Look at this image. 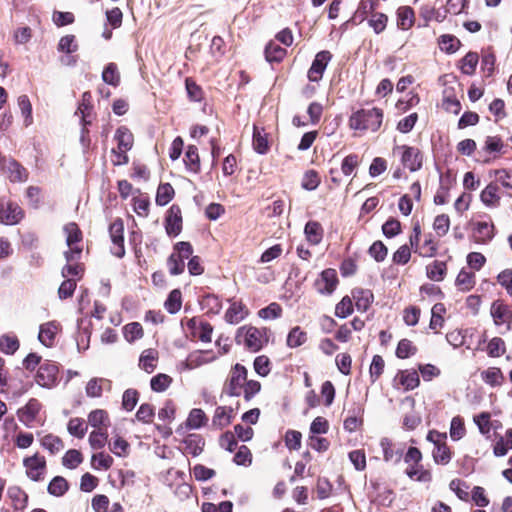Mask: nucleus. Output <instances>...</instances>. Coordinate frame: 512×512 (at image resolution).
<instances>
[{
	"label": "nucleus",
	"instance_id": "obj_61",
	"mask_svg": "<svg viewBox=\"0 0 512 512\" xmlns=\"http://www.w3.org/2000/svg\"><path fill=\"white\" fill-rule=\"evenodd\" d=\"M320 184L318 173L314 170L307 171L302 179V187L308 191L315 190Z\"/></svg>",
	"mask_w": 512,
	"mask_h": 512
},
{
	"label": "nucleus",
	"instance_id": "obj_49",
	"mask_svg": "<svg viewBox=\"0 0 512 512\" xmlns=\"http://www.w3.org/2000/svg\"><path fill=\"white\" fill-rule=\"evenodd\" d=\"M446 312V308L443 303H436L431 310L432 316L430 320V328L436 329L442 327L444 319L443 314Z\"/></svg>",
	"mask_w": 512,
	"mask_h": 512
},
{
	"label": "nucleus",
	"instance_id": "obj_58",
	"mask_svg": "<svg viewBox=\"0 0 512 512\" xmlns=\"http://www.w3.org/2000/svg\"><path fill=\"white\" fill-rule=\"evenodd\" d=\"M474 278V273L462 269L456 278V285L464 290H470L475 284Z\"/></svg>",
	"mask_w": 512,
	"mask_h": 512
},
{
	"label": "nucleus",
	"instance_id": "obj_34",
	"mask_svg": "<svg viewBox=\"0 0 512 512\" xmlns=\"http://www.w3.org/2000/svg\"><path fill=\"white\" fill-rule=\"evenodd\" d=\"M181 305H182V295H181L180 290H178V289L172 290L169 293L168 298L166 299V301L164 303L165 309L170 314H175L181 309Z\"/></svg>",
	"mask_w": 512,
	"mask_h": 512
},
{
	"label": "nucleus",
	"instance_id": "obj_30",
	"mask_svg": "<svg viewBox=\"0 0 512 512\" xmlns=\"http://www.w3.org/2000/svg\"><path fill=\"white\" fill-rule=\"evenodd\" d=\"M478 61L479 57L476 52H468L460 61L461 72L465 75H473Z\"/></svg>",
	"mask_w": 512,
	"mask_h": 512
},
{
	"label": "nucleus",
	"instance_id": "obj_7",
	"mask_svg": "<svg viewBox=\"0 0 512 512\" xmlns=\"http://www.w3.org/2000/svg\"><path fill=\"white\" fill-rule=\"evenodd\" d=\"M23 465L26 468V474L32 481H40L43 479V474L46 469V460L40 457L37 453L31 457L23 460Z\"/></svg>",
	"mask_w": 512,
	"mask_h": 512
},
{
	"label": "nucleus",
	"instance_id": "obj_4",
	"mask_svg": "<svg viewBox=\"0 0 512 512\" xmlns=\"http://www.w3.org/2000/svg\"><path fill=\"white\" fill-rule=\"evenodd\" d=\"M394 153L401 152V163L410 172H416L423 166V154L417 147L401 145L394 148Z\"/></svg>",
	"mask_w": 512,
	"mask_h": 512
},
{
	"label": "nucleus",
	"instance_id": "obj_51",
	"mask_svg": "<svg viewBox=\"0 0 512 512\" xmlns=\"http://www.w3.org/2000/svg\"><path fill=\"white\" fill-rule=\"evenodd\" d=\"M400 382L406 390H413L420 383L419 375L415 370L403 371L400 375Z\"/></svg>",
	"mask_w": 512,
	"mask_h": 512
},
{
	"label": "nucleus",
	"instance_id": "obj_38",
	"mask_svg": "<svg viewBox=\"0 0 512 512\" xmlns=\"http://www.w3.org/2000/svg\"><path fill=\"white\" fill-rule=\"evenodd\" d=\"M156 352L152 349L144 350L140 356L139 365L147 373H152L156 368Z\"/></svg>",
	"mask_w": 512,
	"mask_h": 512
},
{
	"label": "nucleus",
	"instance_id": "obj_45",
	"mask_svg": "<svg viewBox=\"0 0 512 512\" xmlns=\"http://www.w3.org/2000/svg\"><path fill=\"white\" fill-rule=\"evenodd\" d=\"M172 383V378L164 373H159L152 377L150 381L151 389L155 392L165 391Z\"/></svg>",
	"mask_w": 512,
	"mask_h": 512
},
{
	"label": "nucleus",
	"instance_id": "obj_6",
	"mask_svg": "<svg viewBox=\"0 0 512 512\" xmlns=\"http://www.w3.org/2000/svg\"><path fill=\"white\" fill-rule=\"evenodd\" d=\"M109 233L113 247L111 252L114 256L122 258L125 255L124 247V224L121 219H116L109 226Z\"/></svg>",
	"mask_w": 512,
	"mask_h": 512
},
{
	"label": "nucleus",
	"instance_id": "obj_27",
	"mask_svg": "<svg viewBox=\"0 0 512 512\" xmlns=\"http://www.w3.org/2000/svg\"><path fill=\"white\" fill-rule=\"evenodd\" d=\"M397 25L403 30H407L412 27L414 23V12L412 8L404 6L400 7L397 11Z\"/></svg>",
	"mask_w": 512,
	"mask_h": 512
},
{
	"label": "nucleus",
	"instance_id": "obj_10",
	"mask_svg": "<svg viewBox=\"0 0 512 512\" xmlns=\"http://www.w3.org/2000/svg\"><path fill=\"white\" fill-rule=\"evenodd\" d=\"M58 367L56 364L45 361L40 364L35 380L42 387H51L57 380Z\"/></svg>",
	"mask_w": 512,
	"mask_h": 512
},
{
	"label": "nucleus",
	"instance_id": "obj_9",
	"mask_svg": "<svg viewBox=\"0 0 512 512\" xmlns=\"http://www.w3.org/2000/svg\"><path fill=\"white\" fill-rule=\"evenodd\" d=\"M490 314L495 325L499 326L502 324H507L506 330H511L512 310L508 305L504 304L500 300H496L491 305Z\"/></svg>",
	"mask_w": 512,
	"mask_h": 512
},
{
	"label": "nucleus",
	"instance_id": "obj_46",
	"mask_svg": "<svg viewBox=\"0 0 512 512\" xmlns=\"http://www.w3.org/2000/svg\"><path fill=\"white\" fill-rule=\"evenodd\" d=\"M67 429L72 436H75L79 439H82L87 432V426L85 425L84 420L81 418L70 419Z\"/></svg>",
	"mask_w": 512,
	"mask_h": 512
},
{
	"label": "nucleus",
	"instance_id": "obj_63",
	"mask_svg": "<svg viewBox=\"0 0 512 512\" xmlns=\"http://www.w3.org/2000/svg\"><path fill=\"white\" fill-rule=\"evenodd\" d=\"M388 17L383 13H374L369 20V25L376 34L383 32L386 28Z\"/></svg>",
	"mask_w": 512,
	"mask_h": 512
},
{
	"label": "nucleus",
	"instance_id": "obj_31",
	"mask_svg": "<svg viewBox=\"0 0 512 512\" xmlns=\"http://www.w3.org/2000/svg\"><path fill=\"white\" fill-rule=\"evenodd\" d=\"M438 43L440 49L448 54L455 53L461 45L460 40L450 34L441 35Z\"/></svg>",
	"mask_w": 512,
	"mask_h": 512
},
{
	"label": "nucleus",
	"instance_id": "obj_41",
	"mask_svg": "<svg viewBox=\"0 0 512 512\" xmlns=\"http://www.w3.org/2000/svg\"><path fill=\"white\" fill-rule=\"evenodd\" d=\"M88 423L92 427H101L109 425V417L105 410L96 409L89 413L88 415Z\"/></svg>",
	"mask_w": 512,
	"mask_h": 512
},
{
	"label": "nucleus",
	"instance_id": "obj_11",
	"mask_svg": "<svg viewBox=\"0 0 512 512\" xmlns=\"http://www.w3.org/2000/svg\"><path fill=\"white\" fill-rule=\"evenodd\" d=\"M165 230L169 236L176 237L182 231V214L178 205H172L165 217Z\"/></svg>",
	"mask_w": 512,
	"mask_h": 512
},
{
	"label": "nucleus",
	"instance_id": "obj_52",
	"mask_svg": "<svg viewBox=\"0 0 512 512\" xmlns=\"http://www.w3.org/2000/svg\"><path fill=\"white\" fill-rule=\"evenodd\" d=\"M417 349L408 339L399 341L396 348V356L401 359L408 358L416 353Z\"/></svg>",
	"mask_w": 512,
	"mask_h": 512
},
{
	"label": "nucleus",
	"instance_id": "obj_20",
	"mask_svg": "<svg viewBox=\"0 0 512 512\" xmlns=\"http://www.w3.org/2000/svg\"><path fill=\"white\" fill-rule=\"evenodd\" d=\"M247 315L245 306L240 302H232L225 313V320L230 324H238Z\"/></svg>",
	"mask_w": 512,
	"mask_h": 512
},
{
	"label": "nucleus",
	"instance_id": "obj_42",
	"mask_svg": "<svg viewBox=\"0 0 512 512\" xmlns=\"http://www.w3.org/2000/svg\"><path fill=\"white\" fill-rule=\"evenodd\" d=\"M231 423V416L226 414V406H218L215 409L212 418V425L218 429H223Z\"/></svg>",
	"mask_w": 512,
	"mask_h": 512
},
{
	"label": "nucleus",
	"instance_id": "obj_57",
	"mask_svg": "<svg viewBox=\"0 0 512 512\" xmlns=\"http://www.w3.org/2000/svg\"><path fill=\"white\" fill-rule=\"evenodd\" d=\"M203 307L207 308L209 312L218 314L222 309V303L220 298L214 294H208L203 297Z\"/></svg>",
	"mask_w": 512,
	"mask_h": 512
},
{
	"label": "nucleus",
	"instance_id": "obj_24",
	"mask_svg": "<svg viewBox=\"0 0 512 512\" xmlns=\"http://www.w3.org/2000/svg\"><path fill=\"white\" fill-rule=\"evenodd\" d=\"M265 58L269 63L280 62L285 57L287 51L275 42H269L265 47Z\"/></svg>",
	"mask_w": 512,
	"mask_h": 512
},
{
	"label": "nucleus",
	"instance_id": "obj_23",
	"mask_svg": "<svg viewBox=\"0 0 512 512\" xmlns=\"http://www.w3.org/2000/svg\"><path fill=\"white\" fill-rule=\"evenodd\" d=\"M102 80L108 85H111L113 87H117L120 84V72L118 70V66L110 62L108 63L102 72Z\"/></svg>",
	"mask_w": 512,
	"mask_h": 512
},
{
	"label": "nucleus",
	"instance_id": "obj_54",
	"mask_svg": "<svg viewBox=\"0 0 512 512\" xmlns=\"http://www.w3.org/2000/svg\"><path fill=\"white\" fill-rule=\"evenodd\" d=\"M465 426L461 417L456 416L451 420L450 437L453 441L460 440L465 435Z\"/></svg>",
	"mask_w": 512,
	"mask_h": 512
},
{
	"label": "nucleus",
	"instance_id": "obj_35",
	"mask_svg": "<svg viewBox=\"0 0 512 512\" xmlns=\"http://www.w3.org/2000/svg\"><path fill=\"white\" fill-rule=\"evenodd\" d=\"M8 495L11 498L13 505L16 509H22L26 506L28 495L18 486H13L8 489Z\"/></svg>",
	"mask_w": 512,
	"mask_h": 512
},
{
	"label": "nucleus",
	"instance_id": "obj_33",
	"mask_svg": "<svg viewBox=\"0 0 512 512\" xmlns=\"http://www.w3.org/2000/svg\"><path fill=\"white\" fill-rule=\"evenodd\" d=\"M427 277L434 281H442L446 274V263L442 261H434L432 264L428 265L427 268Z\"/></svg>",
	"mask_w": 512,
	"mask_h": 512
},
{
	"label": "nucleus",
	"instance_id": "obj_62",
	"mask_svg": "<svg viewBox=\"0 0 512 512\" xmlns=\"http://www.w3.org/2000/svg\"><path fill=\"white\" fill-rule=\"evenodd\" d=\"M353 312L352 300L345 296L335 307V315L339 318H346Z\"/></svg>",
	"mask_w": 512,
	"mask_h": 512
},
{
	"label": "nucleus",
	"instance_id": "obj_39",
	"mask_svg": "<svg viewBox=\"0 0 512 512\" xmlns=\"http://www.w3.org/2000/svg\"><path fill=\"white\" fill-rule=\"evenodd\" d=\"M498 186L496 184L490 183L486 186V188L481 192L480 198L481 201L487 206H494L499 202V196L497 195Z\"/></svg>",
	"mask_w": 512,
	"mask_h": 512
},
{
	"label": "nucleus",
	"instance_id": "obj_14",
	"mask_svg": "<svg viewBox=\"0 0 512 512\" xmlns=\"http://www.w3.org/2000/svg\"><path fill=\"white\" fill-rule=\"evenodd\" d=\"M3 168L8 173V178L11 182H25L28 179V171L18 161L13 158L7 160Z\"/></svg>",
	"mask_w": 512,
	"mask_h": 512
},
{
	"label": "nucleus",
	"instance_id": "obj_37",
	"mask_svg": "<svg viewBox=\"0 0 512 512\" xmlns=\"http://www.w3.org/2000/svg\"><path fill=\"white\" fill-rule=\"evenodd\" d=\"M17 102L21 114L24 117V125L28 127L33 123L32 104L27 95L19 96Z\"/></svg>",
	"mask_w": 512,
	"mask_h": 512
},
{
	"label": "nucleus",
	"instance_id": "obj_18",
	"mask_svg": "<svg viewBox=\"0 0 512 512\" xmlns=\"http://www.w3.org/2000/svg\"><path fill=\"white\" fill-rule=\"evenodd\" d=\"M353 299L358 311L365 312L370 307L373 301V293L368 289H356L353 291Z\"/></svg>",
	"mask_w": 512,
	"mask_h": 512
},
{
	"label": "nucleus",
	"instance_id": "obj_40",
	"mask_svg": "<svg viewBox=\"0 0 512 512\" xmlns=\"http://www.w3.org/2000/svg\"><path fill=\"white\" fill-rule=\"evenodd\" d=\"M41 445L47 449L51 454H56L63 449L62 440L55 435L48 434L41 439Z\"/></svg>",
	"mask_w": 512,
	"mask_h": 512
},
{
	"label": "nucleus",
	"instance_id": "obj_12",
	"mask_svg": "<svg viewBox=\"0 0 512 512\" xmlns=\"http://www.w3.org/2000/svg\"><path fill=\"white\" fill-rule=\"evenodd\" d=\"M338 284L337 273L334 269H325L320 278L315 281V288L321 294L330 295Z\"/></svg>",
	"mask_w": 512,
	"mask_h": 512
},
{
	"label": "nucleus",
	"instance_id": "obj_2",
	"mask_svg": "<svg viewBox=\"0 0 512 512\" xmlns=\"http://www.w3.org/2000/svg\"><path fill=\"white\" fill-rule=\"evenodd\" d=\"M383 121V111L379 108L360 109L353 113L349 125L354 130L377 131Z\"/></svg>",
	"mask_w": 512,
	"mask_h": 512
},
{
	"label": "nucleus",
	"instance_id": "obj_15",
	"mask_svg": "<svg viewBox=\"0 0 512 512\" xmlns=\"http://www.w3.org/2000/svg\"><path fill=\"white\" fill-rule=\"evenodd\" d=\"M41 405L37 399H30L27 404L17 412L19 420L25 425L33 422L39 413Z\"/></svg>",
	"mask_w": 512,
	"mask_h": 512
},
{
	"label": "nucleus",
	"instance_id": "obj_47",
	"mask_svg": "<svg viewBox=\"0 0 512 512\" xmlns=\"http://www.w3.org/2000/svg\"><path fill=\"white\" fill-rule=\"evenodd\" d=\"M123 333L128 342H134L143 336V329L140 323L131 322L124 326Z\"/></svg>",
	"mask_w": 512,
	"mask_h": 512
},
{
	"label": "nucleus",
	"instance_id": "obj_28",
	"mask_svg": "<svg viewBox=\"0 0 512 512\" xmlns=\"http://www.w3.org/2000/svg\"><path fill=\"white\" fill-rule=\"evenodd\" d=\"M256 125L253 126V148L258 154H266L269 150L268 140Z\"/></svg>",
	"mask_w": 512,
	"mask_h": 512
},
{
	"label": "nucleus",
	"instance_id": "obj_59",
	"mask_svg": "<svg viewBox=\"0 0 512 512\" xmlns=\"http://www.w3.org/2000/svg\"><path fill=\"white\" fill-rule=\"evenodd\" d=\"M167 266L169 269V273L173 276L179 275L184 272L185 263L182 259L178 258L176 253H172L168 260Z\"/></svg>",
	"mask_w": 512,
	"mask_h": 512
},
{
	"label": "nucleus",
	"instance_id": "obj_64",
	"mask_svg": "<svg viewBox=\"0 0 512 512\" xmlns=\"http://www.w3.org/2000/svg\"><path fill=\"white\" fill-rule=\"evenodd\" d=\"M358 165V156L356 154H349L342 161L341 171L345 176H350Z\"/></svg>",
	"mask_w": 512,
	"mask_h": 512
},
{
	"label": "nucleus",
	"instance_id": "obj_55",
	"mask_svg": "<svg viewBox=\"0 0 512 512\" xmlns=\"http://www.w3.org/2000/svg\"><path fill=\"white\" fill-rule=\"evenodd\" d=\"M505 352V342L500 337L492 338L487 345V354L490 357H499Z\"/></svg>",
	"mask_w": 512,
	"mask_h": 512
},
{
	"label": "nucleus",
	"instance_id": "obj_3",
	"mask_svg": "<svg viewBox=\"0 0 512 512\" xmlns=\"http://www.w3.org/2000/svg\"><path fill=\"white\" fill-rule=\"evenodd\" d=\"M247 374V369L243 365L239 363L235 364L224 384L223 393L231 397L239 396L241 389L244 388Z\"/></svg>",
	"mask_w": 512,
	"mask_h": 512
},
{
	"label": "nucleus",
	"instance_id": "obj_60",
	"mask_svg": "<svg viewBox=\"0 0 512 512\" xmlns=\"http://www.w3.org/2000/svg\"><path fill=\"white\" fill-rule=\"evenodd\" d=\"M382 232L387 238H393L401 232V224L395 218H389L382 225Z\"/></svg>",
	"mask_w": 512,
	"mask_h": 512
},
{
	"label": "nucleus",
	"instance_id": "obj_56",
	"mask_svg": "<svg viewBox=\"0 0 512 512\" xmlns=\"http://www.w3.org/2000/svg\"><path fill=\"white\" fill-rule=\"evenodd\" d=\"M369 254L372 258H374L377 262H382L385 260L388 249L383 244L382 241H375L369 248Z\"/></svg>",
	"mask_w": 512,
	"mask_h": 512
},
{
	"label": "nucleus",
	"instance_id": "obj_17",
	"mask_svg": "<svg viewBox=\"0 0 512 512\" xmlns=\"http://www.w3.org/2000/svg\"><path fill=\"white\" fill-rule=\"evenodd\" d=\"M183 444L185 452L195 457L202 453L205 441L198 434H190L184 439Z\"/></svg>",
	"mask_w": 512,
	"mask_h": 512
},
{
	"label": "nucleus",
	"instance_id": "obj_19",
	"mask_svg": "<svg viewBox=\"0 0 512 512\" xmlns=\"http://www.w3.org/2000/svg\"><path fill=\"white\" fill-rule=\"evenodd\" d=\"M115 140L120 151H129L133 146V135L125 126H121L116 130Z\"/></svg>",
	"mask_w": 512,
	"mask_h": 512
},
{
	"label": "nucleus",
	"instance_id": "obj_16",
	"mask_svg": "<svg viewBox=\"0 0 512 512\" xmlns=\"http://www.w3.org/2000/svg\"><path fill=\"white\" fill-rule=\"evenodd\" d=\"M59 330V324L55 321L44 323L40 326L38 339L46 347H51Z\"/></svg>",
	"mask_w": 512,
	"mask_h": 512
},
{
	"label": "nucleus",
	"instance_id": "obj_8",
	"mask_svg": "<svg viewBox=\"0 0 512 512\" xmlns=\"http://www.w3.org/2000/svg\"><path fill=\"white\" fill-rule=\"evenodd\" d=\"M332 58V54L323 50L316 54L310 69L308 70V79L312 82H318Z\"/></svg>",
	"mask_w": 512,
	"mask_h": 512
},
{
	"label": "nucleus",
	"instance_id": "obj_25",
	"mask_svg": "<svg viewBox=\"0 0 512 512\" xmlns=\"http://www.w3.org/2000/svg\"><path fill=\"white\" fill-rule=\"evenodd\" d=\"M184 162L189 171L194 172V173H197L200 171V158H199L198 149L196 146L189 145L187 147Z\"/></svg>",
	"mask_w": 512,
	"mask_h": 512
},
{
	"label": "nucleus",
	"instance_id": "obj_44",
	"mask_svg": "<svg viewBox=\"0 0 512 512\" xmlns=\"http://www.w3.org/2000/svg\"><path fill=\"white\" fill-rule=\"evenodd\" d=\"M64 233L66 234V243L69 247L78 243L82 239V233L78 225L74 222L68 223L64 226Z\"/></svg>",
	"mask_w": 512,
	"mask_h": 512
},
{
	"label": "nucleus",
	"instance_id": "obj_5",
	"mask_svg": "<svg viewBox=\"0 0 512 512\" xmlns=\"http://www.w3.org/2000/svg\"><path fill=\"white\" fill-rule=\"evenodd\" d=\"M24 217L22 208L14 202L0 199V222L6 225H15Z\"/></svg>",
	"mask_w": 512,
	"mask_h": 512
},
{
	"label": "nucleus",
	"instance_id": "obj_43",
	"mask_svg": "<svg viewBox=\"0 0 512 512\" xmlns=\"http://www.w3.org/2000/svg\"><path fill=\"white\" fill-rule=\"evenodd\" d=\"M433 459L437 464L446 465L451 460V452L445 442L434 447L432 452Z\"/></svg>",
	"mask_w": 512,
	"mask_h": 512
},
{
	"label": "nucleus",
	"instance_id": "obj_29",
	"mask_svg": "<svg viewBox=\"0 0 512 512\" xmlns=\"http://www.w3.org/2000/svg\"><path fill=\"white\" fill-rule=\"evenodd\" d=\"M208 418L202 409L194 408L190 411L186 421L187 427L190 429H199L204 426Z\"/></svg>",
	"mask_w": 512,
	"mask_h": 512
},
{
	"label": "nucleus",
	"instance_id": "obj_13",
	"mask_svg": "<svg viewBox=\"0 0 512 512\" xmlns=\"http://www.w3.org/2000/svg\"><path fill=\"white\" fill-rule=\"evenodd\" d=\"M380 446L383 451V458L386 462L399 463L403 457L404 448L394 444L389 438H382Z\"/></svg>",
	"mask_w": 512,
	"mask_h": 512
},
{
	"label": "nucleus",
	"instance_id": "obj_26",
	"mask_svg": "<svg viewBox=\"0 0 512 512\" xmlns=\"http://www.w3.org/2000/svg\"><path fill=\"white\" fill-rule=\"evenodd\" d=\"M69 489L67 480L62 476L54 477L48 484L47 491L55 497L63 496Z\"/></svg>",
	"mask_w": 512,
	"mask_h": 512
},
{
	"label": "nucleus",
	"instance_id": "obj_32",
	"mask_svg": "<svg viewBox=\"0 0 512 512\" xmlns=\"http://www.w3.org/2000/svg\"><path fill=\"white\" fill-rule=\"evenodd\" d=\"M174 196V188L170 183L160 184L156 193V203L159 206L167 205Z\"/></svg>",
	"mask_w": 512,
	"mask_h": 512
},
{
	"label": "nucleus",
	"instance_id": "obj_22",
	"mask_svg": "<svg viewBox=\"0 0 512 512\" xmlns=\"http://www.w3.org/2000/svg\"><path fill=\"white\" fill-rule=\"evenodd\" d=\"M304 233L307 240L313 245L319 244L323 237L322 226L316 221H308L305 225Z\"/></svg>",
	"mask_w": 512,
	"mask_h": 512
},
{
	"label": "nucleus",
	"instance_id": "obj_50",
	"mask_svg": "<svg viewBox=\"0 0 512 512\" xmlns=\"http://www.w3.org/2000/svg\"><path fill=\"white\" fill-rule=\"evenodd\" d=\"M82 461V454L76 449L68 450L62 458V464L69 469L76 468Z\"/></svg>",
	"mask_w": 512,
	"mask_h": 512
},
{
	"label": "nucleus",
	"instance_id": "obj_1",
	"mask_svg": "<svg viewBox=\"0 0 512 512\" xmlns=\"http://www.w3.org/2000/svg\"><path fill=\"white\" fill-rule=\"evenodd\" d=\"M236 341L239 344L243 343L248 350L258 352L269 341V329L242 326L237 330Z\"/></svg>",
	"mask_w": 512,
	"mask_h": 512
},
{
	"label": "nucleus",
	"instance_id": "obj_21",
	"mask_svg": "<svg viewBox=\"0 0 512 512\" xmlns=\"http://www.w3.org/2000/svg\"><path fill=\"white\" fill-rule=\"evenodd\" d=\"M482 380L492 386H501L504 382V375L500 368L498 367H490L481 372Z\"/></svg>",
	"mask_w": 512,
	"mask_h": 512
},
{
	"label": "nucleus",
	"instance_id": "obj_36",
	"mask_svg": "<svg viewBox=\"0 0 512 512\" xmlns=\"http://www.w3.org/2000/svg\"><path fill=\"white\" fill-rule=\"evenodd\" d=\"M307 341V333L299 326L291 329L287 336V345L290 348H296L303 345Z\"/></svg>",
	"mask_w": 512,
	"mask_h": 512
},
{
	"label": "nucleus",
	"instance_id": "obj_53",
	"mask_svg": "<svg viewBox=\"0 0 512 512\" xmlns=\"http://www.w3.org/2000/svg\"><path fill=\"white\" fill-rule=\"evenodd\" d=\"M493 230V224H489L487 222H478L476 224V232L479 234L477 241L486 243L487 241L491 240L494 236Z\"/></svg>",
	"mask_w": 512,
	"mask_h": 512
},
{
	"label": "nucleus",
	"instance_id": "obj_48",
	"mask_svg": "<svg viewBox=\"0 0 512 512\" xmlns=\"http://www.w3.org/2000/svg\"><path fill=\"white\" fill-rule=\"evenodd\" d=\"M19 349V341L15 336L3 335L0 337V350L8 355L14 354Z\"/></svg>",
	"mask_w": 512,
	"mask_h": 512
}]
</instances>
